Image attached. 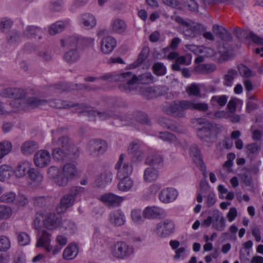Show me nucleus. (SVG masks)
<instances>
[{
  "label": "nucleus",
  "instance_id": "1",
  "mask_svg": "<svg viewBox=\"0 0 263 263\" xmlns=\"http://www.w3.org/2000/svg\"><path fill=\"white\" fill-rule=\"evenodd\" d=\"M0 95L3 97L14 99L10 102V105L15 111L37 108L46 102V100L40 96H28L26 91L20 88L10 87L2 89Z\"/></svg>",
  "mask_w": 263,
  "mask_h": 263
},
{
  "label": "nucleus",
  "instance_id": "2",
  "mask_svg": "<svg viewBox=\"0 0 263 263\" xmlns=\"http://www.w3.org/2000/svg\"><path fill=\"white\" fill-rule=\"evenodd\" d=\"M153 78L150 72H146L137 77L130 71L102 77L104 80L110 79L111 80L121 82L119 85V88L121 91L126 93L136 91L137 87L140 86L139 84H148L152 82Z\"/></svg>",
  "mask_w": 263,
  "mask_h": 263
},
{
  "label": "nucleus",
  "instance_id": "3",
  "mask_svg": "<svg viewBox=\"0 0 263 263\" xmlns=\"http://www.w3.org/2000/svg\"><path fill=\"white\" fill-rule=\"evenodd\" d=\"M77 174V168L74 164L67 163L62 168L55 166L49 167L47 170L48 177L57 185L66 186L69 180L72 179Z\"/></svg>",
  "mask_w": 263,
  "mask_h": 263
},
{
  "label": "nucleus",
  "instance_id": "4",
  "mask_svg": "<svg viewBox=\"0 0 263 263\" xmlns=\"http://www.w3.org/2000/svg\"><path fill=\"white\" fill-rule=\"evenodd\" d=\"M192 122L196 127L197 136L200 140L208 143H212L215 140V129L211 122L203 118H195Z\"/></svg>",
  "mask_w": 263,
  "mask_h": 263
},
{
  "label": "nucleus",
  "instance_id": "5",
  "mask_svg": "<svg viewBox=\"0 0 263 263\" xmlns=\"http://www.w3.org/2000/svg\"><path fill=\"white\" fill-rule=\"evenodd\" d=\"M172 19L181 25V30L186 37L192 38L198 37L205 30V28L201 24L191 20L185 21L178 15L172 16Z\"/></svg>",
  "mask_w": 263,
  "mask_h": 263
},
{
  "label": "nucleus",
  "instance_id": "6",
  "mask_svg": "<svg viewBox=\"0 0 263 263\" xmlns=\"http://www.w3.org/2000/svg\"><path fill=\"white\" fill-rule=\"evenodd\" d=\"M211 224L212 228L218 231H222L225 229L226 219L219 210H213L212 215L204 219L201 225V227L209 228Z\"/></svg>",
  "mask_w": 263,
  "mask_h": 263
},
{
  "label": "nucleus",
  "instance_id": "7",
  "mask_svg": "<svg viewBox=\"0 0 263 263\" xmlns=\"http://www.w3.org/2000/svg\"><path fill=\"white\" fill-rule=\"evenodd\" d=\"M187 109V100H182L178 102L174 101L167 104L163 107V111L165 113L175 118L185 117L186 110Z\"/></svg>",
  "mask_w": 263,
  "mask_h": 263
},
{
  "label": "nucleus",
  "instance_id": "8",
  "mask_svg": "<svg viewBox=\"0 0 263 263\" xmlns=\"http://www.w3.org/2000/svg\"><path fill=\"white\" fill-rule=\"evenodd\" d=\"M60 129L55 131H52V144L54 146H57L61 148H65L69 151L73 152V158L77 157L79 155V151L77 147H75L71 143L70 139L67 136H62L59 137L57 136L60 132Z\"/></svg>",
  "mask_w": 263,
  "mask_h": 263
},
{
  "label": "nucleus",
  "instance_id": "9",
  "mask_svg": "<svg viewBox=\"0 0 263 263\" xmlns=\"http://www.w3.org/2000/svg\"><path fill=\"white\" fill-rule=\"evenodd\" d=\"M133 253V247L123 241L116 242L111 250L112 256L118 259H127Z\"/></svg>",
  "mask_w": 263,
  "mask_h": 263
},
{
  "label": "nucleus",
  "instance_id": "10",
  "mask_svg": "<svg viewBox=\"0 0 263 263\" xmlns=\"http://www.w3.org/2000/svg\"><path fill=\"white\" fill-rule=\"evenodd\" d=\"M79 109V112L81 115L91 117H98L101 120H107L110 118H115L116 114L114 111L110 110H106L103 111H98L95 110L90 106H88L84 104H80L78 105Z\"/></svg>",
  "mask_w": 263,
  "mask_h": 263
},
{
  "label": "nucleus",
  "instance_id": "11",
  "mask_svg": "<svg viewBox=\"0 0 263 263\" xmlns=\"http://www.w3.org/2000/svg\"><path fill=\"white\" fill-rule=\"evenodd\" d=\"M175 230V224L170 219H164L158 223L154 230L157 236L161 238L168 237Z\"/></svg>",
  "mask_w": 263,
  "mask_h": 263
},
{
  "label": "nucleus",
  "instance_id": "12",
  "mask_svg": "<svg viewBox=\"0 0 263 263\" xmlns=\"http://www.w3.org/2000/svg\"><path fill=\"white\" fill-rule=\"evenodd\" d=\"M42 219L45 228L50 230H55L59 228L61 224V217L54 213L44 212L39 214Z\"/></svg>",
  "mask_w": 263,
  "mask_h": 263
},
{
  "label": "nucleus",
  "instance_id": "13",
  "mask_svg": "<svg viewBox=\"0 0 263 263\" xmlns=\"http://www.w3.org/2000/svg\"><path fill=\"white\" fill-rule=\"evenodd\" d=\"M115 168L117 171V177L118 179L129 176L133 170L132 165L129 162L124 161V155L123 154L120 155Z\"/></svg>",
  "mask_w": 263,
  "mask_h": 263
},
{
  "label": "nucleus",
  "instance_id": "14",
  "mask_svg": "<svg viewBox=\"0 0 263 263\" xmlns=\"http://www.w3.org/2000/svg\"><path fill=\"white\" fill-rule=\"evenodd\" d=\"M87 148L91 155L98 156L106 151L107 144L105 141L101 139H93L88 142Z\"/></svg>",
  "mask_w": 263,
  "mask_h": 263
},
{
  "label": "nucleus",
  "instance_id": "15",
  "mask_svg": "<svg viewBox=\"0 0 263 263\" xmlns=\"http://www.w3.org/2000/svg\"><path fill=\"white\" fill-rule=\"evenodd\" d=\"M127 152L132 156V161L138 162L142 161L144 157L142 144L139 141H134L129 145Z\"/></svg>",
  "mask_w": 263,
  "mask_h": 263
},
{
  "label": "nucleus",
  "instance_id": "16",
  "mask_svg": "<svg viewBox=\"0 0 263 263\" xmlns=\"http://www.w3.org/2000/svg\"><path fill=\"white\" fill-rule=\"evenodd\" d=\"M78 23L82 28L90 30L96 26L97 19L93 14L84 12L78 17Z\"/></svg>",
  "mask_w": 263,
  "mask_h": 263
},
{
  "label": "nucleus",
  "instance_id": "17",
  "mask_svg": "<svg viewBox=\"0 0 263 263\" xmlns=\"http://www.w3.org/2000/svg\"><path fill=\"white\" fill-rule=\"evenodd\" d=\"M100 200L108 208L111 209L120 206L124 200V197L118 196L111 193H105L102 195Z\"/></svg>",
  "mask_w": 263,
  "mask_h": 263
},
{
  "label": "nucleus",
  "instance_id": "18",
  "mask_svg": "<svg viewBox=\"0 0 263 263\" xmlns=\"http://www.w3.org/2000/svg\"><path fill=\"white\" fill-rule=\"evenodd\" d=\"M33 96H40V98L46 100V102L44 104L41 105L40 106L48 104L50 106L56 108H65L76 107H77L76 109L79 111L78 105H79L80 104H78L67 103L66 101L57 99L47 100L46 99V96L43 93L34 94Z\"/></svg>",
  "mask_w": 263,
  "mask_h": 263
},
{
  "label": "nucleus",
  "instance_id": "19",
  "mask_svg": "<svg viewBox=\"0 0 263 263\" xmlns=\"http://www.w3.org/2000/svg\"><path fill=\"white\" fill-rule=\"evenodd\" d=\"M178 196V191L174 188L167 187L162 189L159 194V199L163 203L174 201Z\"/></svg>",
  "mask_w": 263,
  "mask_h": 263
},
{
  "label": "nucleus",
  "instance_id": "20",
  "mask_svg": "<svg viewBox=\"0 0 263 263\" xmlns=\"http://www.w3.org/2000/svg\"><path fill=\"white\" fill-rule=\"evenodd\" d=\"M33 160L36 166L40 168L44 167L50 162V154L46 150H40L35 154Z\"/></svg>",
  "mask_w": 263,
  "mask_h": 263
},
{
  "label": "nucleus",
  "instance_id": "21",
  "mask_svg": "<svg viewBox=\"0 0 263 263\" xmlns=\"http://www.w3.org/2000/svg\"><path fill=\"white\" fill-rule=\"evenodd\" d=\"M166 90H167V88L164 86H161L157 88V90H154L151 87L142 86L137 87L136 91H132L131 92H139L146 99H151L157 96V91H158L159 93L160 91H165Z\"/></svg>",
  "mask_w": 263,
  "mask_h": 263
},
{
  "label": "nucleus",
  "instance_id": "22",
  "mask_svg": "<svg viewBox=\"0 0 263 263\" xmlns=\"http://www.w3.org/2000/svg\"><path fill=\"white\" fill-rule=\"evenodd\" d=\"M221 39L222 44L218 46V51L222 54H227L232 50V47L229 42L232 40V35L226 29L219 36Z\"/></svg>",
  "mask_w": 263,
  "mask_h": 263
},
{
  "label": "nucleus",
  "instance_id": "23",
  "mask_svg": "<svg viewBox=\"0 0 263 263\" xmlns=\"http://www.w3.org/2000/svg\"><path fill=\"white\" fill-rule=\"evenodd\" d=\"M51 234L44 230L41 235L37 238L36 247H43L47 252H50L51 246L50 245Z\"/></svg>",
  "mask_w": 263,
  "mask_h": 263
},
{
  "label": "nucleus",
  "instance_id": "24",
  "mask_svg": "<svg viewBox=\"0 0 263 263\" xmlns=\"http://www.w3.org/2000/svg\"><path fill=\"white\" fill-rule=\"evenodd\" d=\"M117 45L116 39L111 36L103 37L101 42V51L104 54L111 53Z\"/></svg>",
  "mask_w": 263,
  "mask_h": 263
},
{
  "label": "nucleus",
  "instance_id": "25",
  "mask_svg": "<svg viewBox=\"0 0 263 263\" xmlns=\"http://www.w3.org/2000/svg\"><path fill=\"white\" fill-rule=\"evenodd\" d=\"M110 30L116 33L121 34L127 29V24L125 21L120 18H114L110 24Z\"/></svg>",
  "mask_w": 263,
  "mask_h": 263
},
{
  "label": "nucleus",
  "instance_id": "26",
  "mask_svg": "<svg viewBox=\"0 0 263 263\" xmlns=\"http://www.w3.org/2000/svg\"><path fill=\"white\" fill-rule=\"evenodd\" d=\"M158 138L169 143H174L176 146H181L183 149L185 148V146L186 145V141H183L184 145H182V142L181 141L177 140L174 135L167 132H160Z\"/></svg>",
  "mask_w": 263,
  "mask_h": 263
},
{
  "label": "nucleus",
  "instance_id": "27",
  "mask_svg": "<svg viewBox=\"0 0 263 263\" xmlns=\"http://www.w3.org/2000/svg\"><path fill=\"white\" fill-rule=\"evenodd\" d=\"M164 211L163 209L153 206H147L143 211L144 217L147 219H155L159 217L163 216Z\"/></svg>",
  "mask_w": 263,
  "mask_h": 263
},
{
  "label": "nucleus",
  "instance_id": "28",
  "mask_svg": "<svg viewBox=\"0 0 263 263\" xmlns=\"http://www.w3.org/2000/svg\"><path fill=\"white\" fill-rule=\"evenodd\" d=\"M52 155L54 160L57 161L65 160L68 158H72L71 156L73 155V152L57 147L53 148Z\"/></svg>",
  "mask_w": 263,
  "mask_h": 263
},
{
  "label": "nucleus",
  "instance_id": "29",
  "mask_svg": "<svg viewBox=\"0 0 263 263\" xmlns=\"http://www.w3.org/2000/svg\"><path fill=\"white\" fill-rule=\"evenodd\" d=\"M74 198L72 194L65 195L61 199L59 205L57 207V211L59 213L65 212L67 209L74 203Z\"/></svg>",
  "mask_w": 263,
  "mask_h": 263
},
{
  "label": "nucleus",
  "instance_id": "30",
  "mask_svg": "<svg viewBox=\"0 0 263 263\" xmlns=\"http://www.w3.org/2000/svg\"><path fill=\"white\" fill-rule=\"evenodd\" d=\"M145 163L158 168L163 165L162 157L156 152L149 154L145 160Z\"/></svg>",
  "mask_w": 263,
  "mask_h": 263
},
{
  "label": "nucleus",
  "instance_id": "31",
  "mask_svg": "<svg viewBox=\"0 0 263 263\" xmlns=\"http://www.w3.org/2000/svg\"><path fill=\"white\" fill-rule=\"evenodd\" d=\"M110 222L116 226L123 225L125 222V217L124 213L120 210L112 211L109 215Z\"/></svg>",
  "mask_w": 263,
  "mask_h": 263
},
{
  "label": "nucleus",
  "instance_id": "32",
  "mask_svg": "<svg viewBox=\"0 0 263 263\" xmlns=\"http://www.w3.org/2000/svg\"><path fill=\"white\" fill-rule=\"evenodd\" d=\"M31 168V164L28 161H24L19 163L16 166L14 173L16 177H23L28 174Z\"/></svg>",
  "mask_w": 263,
  "mask_h": 263
},
{
  "label": "nucleus",
  "instance_id": "33",
  "mask_svg": "<svg viewBox=\"0 0 263 263\" xmlns=\"http://www.w3.org/2000/svg\"><path fill=\"white\" fill-rule=\"evenodd\" d=\"M43 30L37 26L33 25L28 26L24 30L22 33V36L30 39L38 36V38L41 39L42 38L41 34Z\"/></svg>",
  "mask_w": 263,
  "mask_h": 263
},
{
  "label": "nucleus",
  "instance_id": "34",
  "mask_svg": "<svg viewBox=\"0 0 263 263\" xmlns=\"http://www.w3.org/2000/svg\"><path fill=\"white\" fill-rule=\"evenodd\" d=\"M81 57V53L78 48H71L65 53L64 60L69 64L78 61Z\"/></svg>",
  "mask_w": 263,
  "mask_h": 263
},
{
  "label": "nucleus",
  "instance_id": "35",
  "mask_svg": "<svg viewBox=\"0 0 263 263\" xmlns=\"http://www.w3.org/2000/svg\"><path fill=\"white\" fill-rule=\"evenodd\" d=\"M39 148V144L36 142L28 140L22 144L21 151L23 155L28 156L33 154Z\"/></svg>",
  "mask_w": 263,
  "mask_h": 263
},
{
  "label": "nucleus",
  "instance_id": "36",
  "mask_svg": "<svg viewBox=\"0 0 263 263\" xmlns=\"http://www.w3.org/2000/svg\"><path fill=\"white\" fill-rule=\"evenodd\" d=\"M43 179L42 174L36 169L31 167L28 173V183L33 185H37L42 182Z\"/></svg>",
  "mask_w": 263,
  "mask_h": 263
},
{
  "label": "nucleus",
  "instance_id": "37",
  "mask_svg": "<svg viewBox=\"0 0 263 263\" xmlns=\"http://www.w3.org/2000/svg\"><path fill=\"white\" fill-rule=\"evenodd\" d=\"M69 22L70 21L69 20H66L65 21H59L51 24L49 28V34L54 35L62 32L69 25Z\"/></svg>",
  "mask_w": 263,
  "mask_h": 263
},
{
  "label": "nucleus",
  "instance_id": "38",
  "mask_svg": "<svg viewBox=\"0 0 263 263\" xmlns=\"http://www.w3.org/2000/svg\"><path fill=\"white\" fill-rule=\"evenodd\" d=\"M79 249L76 243H70L64 249L63 253L64 259L71 260L74 259L78 254Z\"/></svg>",
  "mask_w": 263,
  "mask_h": 263
},
{
  "label": "nucleus",
  "instance_id": "39",
  "mask_svg": "<svg viewBox=\"0 0 263 263\" xmlns=\"http://www.w3.org/2000/svg\"><path fill=\"white\" fill-rule=\"evenodd\" d=\"M261 149L260 144L257 143H251L245 146V151L247 157L253 159L257 156Z\"/></svg>",
  "mask_w": 263,
  "mask_h": 263
},
{
  "label": "nucleus",
  "instance_id": "40",
  "mask_svg": "<svg viewBox=\"0 0 263 263\" xmlns=\"http://www.w3.org/2000/svg\"><path fill=\"white\" fill-rule=\"evenodd\" d=\"M61 42L63 47L67 46L72 48H78L80 46L81 39L80 36L74 35L61 40Z\"/></svg>",
  "mask_w": 263,
  "mask_h": 263
},
{
  "label": "nucleus",
  "instance_id": "41",
  "mask_svg": "<svg viewBox=\"0 0 263 263\" xmlns=\"http://www.w3.org/2000/svg\"><path fill=\"white\" fill-rule=\"evenodd\" d=\"M159 177V172L157 168L149 167L144 172L143 179L146 182H151L156 181Z\"/></svg>",
  "mask_w": 263,
  "mask_h": 263
},
{
  "label": "nucleus",
  "instance_id": "42",
  "mask_svg": "<svg viewBox=\"0 0 263 263\" xmlns=\"http://www.w3.org/2000/svg\"><path fill=\"white\" fill-rule=\"evenodd\" d=\"M112 178V173L109 171H105L100 174L96 180V184L101 187L111 182Z\"/></svg>",
  "mask_w": 263,
  "mask_h": 263
},
{
  "label": "nucleus",
  "instance_id": "43",
  "mask_svg": "<svg viewBox=\"0 0 263 263\" xmlns=\"http://www.w3.org/2000/svg\"><path fill=\"white\" fill-rule=\"evenodd\" d=\"M120 179V181L118 184V189L120 191L127 192L132 189L133 186V181L129 176L123 177Z\"/></svg>",
  "mask_w": 263,
  "mask_h": 263
},
{
  "label": "nucleus",
  "instance_id": "44",
  "mask_svg": "<svg viewBox=\"0 0 263 263\" xmlns=\"http://www.w3.org/2000/svg\"><path fill=\"white\" fill-rule=\"evenodd\" d=\"M187 106L188 109L196 110L201 112H205L209 109V105L207 103L194 101L187 100Z\"/></svg>",
  "mask_w": 263,
  "mask_h": 263
},
{
  "label": "nucleus",
  "instance_id": "45",
  "mask_svg": "<svg viewBox=\"0 0 263 263\" xmlns=\"http://www.w3.org/2000/svg\"><path fill=\"white\" fill-rule=\"evenodd\" d=\"M59 228L63 229L62 231H66L67 234H73L77 229L76 224L70 220L65 219L63 221L61 219V224Z\"/></svg>",
  "mask_w": 263,
  "mask_h": 263
},
{
  "label": "nucleus",
  "instance_id": "46",
  "mask_svg": "<svg viewBox=\"0 0 263 263\" xmlns=\"http://www.w3.org/2000/svg\"><path fill=\"white\" fill-rule=\"evenodd\" d=\"M237 76V71L233 69H231L223 76V84L227 87H231L233 85L234 79Z\"/></svg>",
  "mask_w": 263,
  "mask_h": 263
},
{
  "label": "nucleus",
  "instance_id": "47",
  "mask_svg": "<svg viewBox=\"0 0 263 263\" xmlns=\"http://www.w3.org/2000/svg\"><path fill=\"white\" fill-rule=\"evenodd\" d=\"M187 48L190 51L194 52L195 54H199L200 53H208L210 55L213 54V50L210 48L203 46H198L195 45H189Z\"/></svg>",
  "mask_w": 263,
  "mask_h": 263
},
{
  "label": "nucleus",
  "instance_id": "48",
  "mask_svg": "<svg viewBox=\"0 0 263 263\" xmlns=\"http://www.w3.org/2000/svg\"><path fill=\"white\" fill-rule=\"evenodd\" d=\"M56 87L57 89H60L62 91H70L84 88L86 89V87L83 84L78 85V84H73L69 83H63L59 84L56 86Z\"/></svg>",
  "mask_w": 263,
  "mask_h": 263
},
{
  "label": "nucleus",
  "instance_id": "49",
  "mask_svg": "<svg viewBox=\"0 0 263 263\" xmlns=\"http://www.w3.org/2000/svg\"><path fill=\"white\" fill-rule=\"evenodd\" d=\"M215 70V65L210 64H200L195 67V71L198 73L208 74Z\"/></svg>",
  "mask_w": 263,
  "mask_h": 263
},
{
  "label": "nucleus",
  "instance_id": "50",
  "mask_svg": "<svg viewBox=\"0 0 263 263\" xmlns=\"http://www.w3.org/2000/svg\"><path fill=\"white\" fill-rule=\"evenodd\" d=\"M227 101L228 97L226 95L214 96L211 99L210 104L213 106L218 105L223 107L226 104Z\"/></svg>",
  "mask_w": 263,
  "mask_h": 263
},
{
  "label": "nucleus",
  "instance_id": "51",
  "mask_svg": "<svg viewBox=\"0 0 263 263\" xmlns=\"http://www.w3.org/2000/svg\"><path fill=\"white\" fill-rule=\"evenodd\" d=\"M12 173V168L8 165L0 166V181H4L10 177Z\"/></svg>",
  "mask_w": 263,
  "mask_h": 263
},
{
  "label": "nucleus",
  "instance_id": "52",
  "mask_svg": "<svg viewBox=\"0 0 263 263\" xmlns=\"http://www.w3.org/2000/svg\"><path fill=\"white\" fill-rule=\"evenodd\" d=\"M191 58H190L189 61H186V57L184 55H182L178 57L175 62L172 65V68L174 71H180L181 68L180 65H190L191 64Z\"/></svg>",
  "mask_w": 263,
  "mask_h": 263
},
{
  "label": "nucleus",
  "instance_id": "53",
  "mask_svg": "<svg viewBox=\"0 0 263 263\" xmlns=\"http://www.w3.org/2000/svg\"><path fill=\"white\" fill-rule=\"evenodd\" d=\"M12 144L10 141H4L0 143V159L8 154L12 149Z\"/></svg>",
  "mask_w": 263,
  "mask_h": 263
},
{
  "label": "nucleus",
  "instance_id": "54",
  "mask_svg": "<svg viewBox=\"0 0 263 263\" xmlns=\"http://www.w3.org/2000/svg\"><path fill=\"white\" fill-rule=\"evenodd\" d=\"M64 6V0H50L49 8L52 12H60Z\"/></svg>",
  "mask_w": 263,
  "mask_h": 263
},
{
  "label": "nucleus",
  "instance_id": "55",
  "mask_svg": "<svg viewBox=\"0 0 263 263\" xmlns=\"http://www.w3.org/2000/svg\"><path fill=\"white\" fill-rule=\"evenodd\" d=\"M238 70L241 76L246 78H251L255 76V72L250 70L245 65H240L238 66Z\"/></svg>",
  "mask_w": 263,
  "mask_h": 263
},
{
  "label": "nucleus",
  "instance_id": "56",
  "mask_svg": "<svg viewBox=\"0 0 263 263\" xmlns=\"http://www.w3.org/2000/svg\"><path fill=\"white\" fill-rule=\"evenodd\" d=\"M147 54V50L143 49L140 53L137 60L130 65V68H134L139 66L146 59Z\"/></svg>",
  "mask_w": 263,
  "mask_h": 263
},
{
  "label": "nucleus",
  "instance_id": "57",
  "mask_svg": "<svg viewBox=\"0 0 263 263\" xmlns=\"http://www.w3.org/2000/svg\"><path fill=\"white\" fill-rule=\"evenodd\" d=\"M131 217L132 220L137 223H142L145 218L143 215V212L139 209L133 210L131 212Z\"/></svg>",
  "mask_w": 263,
  "mask_h": 263
},
{
  "label": "nucleus",
  "instance_id": "58",
  "mask_svg": "<svg viewBox=\"0 0 263 263\" xmlns=\"http://www.w3.org/2000/svg\"><path fill=\"white\" fill-rule=\"evenodd\" d=\"M16 198V194L14 192L10 191L4 193L0 197L1 202H12Z\"/></svg>",
  "mask_w": 263,
  "mask_h": 263
},
{
  "label": "nucleus",
  "instance_id": "59",
  "mask_svg": "<svg viewBox=\"0 0 263 263\" xmlns=\"http://www.w3.org/2000/svg\"><path fill=\"white\" fill-rule=\"evenodd\" d=\"M17 240L20 246H24L30 243L29 236L25 232H18L17 233Z\"/></svg>",
  "mask_w": 263,
  "mask_h": 263
},
{
  "label": "nucleus",
  "instance_id": "60",
  "mask_svg": "<svg viewBox=\"0 0 263 263\" xmlns=\"http://www.w3.org/2000/svg\"><path fill=\"white\" fill-rule=\"evenodd\" d=\"M88 1L89 0H73L69 9L71 12H73L86 5Z\"/></svg>",
  "mask_w": 263,
  "mask_h": 263
},
{
  "label": "nucleus",
  "instance_id": "61",
  "mask_svg": "<svg viewBox=\"0 0 263 263\" xmlns=\"http://www.w3.org/2000/svg\"><path fill=\"white\" fill-rule=\"evenodd\" d=\"M12 214V210L10 207L2 205H0V220L9 218Z\"/></svg>",
  "mask_w": 263,
  "mask_h": 263
},
{
  "label": "nucleus",
  "instance_id": "62",
  "mask_svg": "<svg viewBox=\"0 0 263 263\" xmlns=\"http://www.w3.org/2000/svg\"><path fill=\"white\" fill-rule=\"evenodd\" d=\"M190 155L193 157L194 161H200L201 159L200 151L195 144L190 146Z\"/></svg>",
  "mask_w": 263,
  "mask_h": 263
},
{
  "label": "nucleus",
  "instance_id": "63",
  "mask_svg": "<svg viewBox=\"0 0 263 263\" xmlns=\"http://www.w3.org/2000/svg\"><path fill=\"white\" fill-rule=\"evenodd\" d=\"M11 246L9 238L5 236H0V251H6Z\"/></svg>",
  "mask_w": 263,
  "mask_h": 263
},
{
  "label": "nucleus",
  "instance_id": "64",
  "mask_svg": "<svg viewBox=\"0 0 263 263\" xmlns=\"http://www.w3.org/2000/svg\"><path fill=\"white\" fill-rule=\"evenodd\" d=\"M153 68L155 74H156L157 76H163L165 74L166 71L165 67L162 63H155L153 65Z\"/></svg>",
  "mask_w": 263,
  "mask_h": 263
}]
</instances>
